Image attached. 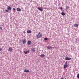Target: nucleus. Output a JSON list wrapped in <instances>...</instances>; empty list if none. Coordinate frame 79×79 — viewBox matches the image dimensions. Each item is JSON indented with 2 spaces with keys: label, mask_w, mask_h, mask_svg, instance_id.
<instances>
[{
  "label": "nucleus",
  "mask_w": 79,
  "mask_h": 79,
  "mask_svg": "<svg viewBox=\"0 0 79 79\" xmlns=\"http://www.w3.org/2000/svg\"><path fill=\"white\" fill-rule=\"evenodd\" d=\"M42 33L39 32V34L37 35V38H40V37H42Z\"/></svg>",
  "instance_id": "obj_1"
},
{
  "label": "nucleus",
  "mask_w": 79,
  "mask_h": 79,
  "mask_svg": "<svg viewBox=\"0 0 79 79\" xmlns=\"http://www.w3.org/2000/svg\"><path fill=\"white\" fill-rule=\"evenodd\" d=\"M25 50H26V51ZM23 53H25V54H27V53H29V50L27 51V49H26L25 50H24L23 51Z\"/></svg>",
  "instance_id": "obj_2"
},
{
  "label": "nucleus",
  "mask_w": 79,
  "mask_h": 79,
  "mask_svg": "<svg viewBox=\"0 0 79 79\" xmlns=\"http://www.w3.org/2000/svg\"><path fill=\"white\" fill-rule=\"evenodd\" d=\"M68 63H67V62H66L65 63V64L64 65V68H67L68 67Z\"/></svg>",
  "instance_id": "obj_3"
},
{
  "label": "nucleus",
  "mask_w": 79,
  "mask_h": 79,
  "mask_svg": "<svg viewBox=\"0 0 79 79\" xmlns=\"http://www.w3.org/2000/svg\"><path fill=\"white\" fill-rule=\"evenodd\" d=\"M26 39H24V40L23 41V44H25L26 43Z\"/></svg>",
  "instance_id": "obj_4"
},
{
  "label": "nucleus",
  "mask_w": 79,
  "mask_h": 79,
  "mask_svg": "<svg viewBox=\"0 0 79 79\" xmlns=\"http://www.w3.org/2000/svg\"><path fill=\"white\" fill-rule=\"evenodd\" d=\"M65 60H71V58L66 57Z\"/></svg>",
  "instance_id": "obj_5"
},
{
  "label": "nucleus",
  "mask_w": 79,
  "mask_h": 79,
  "mask_svg": "<svg viewBox=\"0 0 79 79\" xmlns=\"http://www.w3.org/2000/svg\"><path fill=\"white\" fill-rule=\"evenodd\" d=\"M13 50V48L11 47H10L8 49V51H10V52H12Z\"/></svg>",
  "instance_id": "obj_6"
},
{
  "label": "nucleus",
  "mask_w": 79,
  "mask_h": 79,
  "mask_svg": "<svg viewBox=\"0 0 79 79\" xmlns=\"http://www.w3.org/2000/svg\"><path fill=\"white\" fill-rule=\"evenodd\" d=\"M7 10H9V11H11V7L10 6H7Z\"/></svg>",
  "instance_id": "obj_7"
},
{
  "label": "nucleus",
  "mask_w": 79,
  "mask_h": 79,
  "mask_svg": "<svg viewBox=\"0 0 79 79\" xmlns=\"http://www.w3.org/2000/svg\"><path fill=\"white\" fill-rule=\"evenodd\" d=\"M24 72L25 73H29V70L25 69L24 70Z\"/></svg>",
  "instance_id": "obj_8"
},
{
  "label": "nucleus",
  "mask_w": 79,
  "mask_h": 79,
  "mask_svg": "<svg viewBox=\"0 0 79 79\" xmlns=\"http://www.w3.org/2000/svg\"><path fill=\"white\" fill-rule=\"evenodd\" d=\"M31 42L30 41H28L27 42L28 45H31Z\"/></svg>",
  "instance_id": "obj_9"
},
{
  "label": "nucleus",
  "mask_w": 79,
  "mask_h": 79,
  "mask_svg": "<svg viewBox=\"0 0 79 79\" xmlns=\"http://www.w3.org/2000/svg\"><path fill=\"white\" fill-rule=\"evenodd\" d=\"M38 10H40V11H43V9L40 8V7H38L37 8Z\"/></svg>",
  "instance_id": "obj_10"
},
{
  "label": "nucleus",
  "mask_w": 79,
  "mask_h": 79,
  "mask_svg": "<svg viewBox=\"0 0 79 79\" xmlns=\"http://www.w3.org/2000/svg\"><path fill=\"white\" fill-rule=\"evenodd\" d=\"M17 11H21V9L19 8H17Z\"/></svg>",
  "instance_id": "obj_11"
},
{
  "label": "nucleus",
  "mask_w": 79,
  "mask_h": 79,
  "mask_svg": "<svg viewBox=\"0 0 79 79\" xmlns=\"http://www.w3.org/2000/svg\"><path fill=\"white\" fill-rule=\"evenodd\" d=\"M31 50L33 52H35V49L34 48H31Z\"/></svg>",
  "instance_id": "obj_12"
},
{
  "label": "nucleus",
  "mask_w": 79,
  "mask_h": 79,
  "mask_svg": "<svg viewBox=\"0 0 79 79\" xmlns=\"http://www.w3.org/2000/svg\"><path fill=\"white\" fill-rule=\"evenodd\" d=\"M52 48V47L51 46H47V48L48 49H50V48Z\"/></svg>",
  "instance_id": "obj_13"
},
{
  "label": "nucleus",
  "mask_w": 79,
  "mask_h": 79,
  "mask_svg": "<svg viewBox=\"0 0 79 79\" xmlns=\"http://www.w3.org/2000/svg\"><path fill=\"white\" fill-rule=\"evenodd\" d=\"M79 26L78 25V24H74V27H78Z\"/></svg>",
  "instance_id": "obj_14"
},
{
  "label": "nucleus",
  "mask_w": 79,
  "mask_h": 79,
  "mask_svg": "<svg viewBox=\"0 0 79 79\" xmlns=\"http://www.w3.org/2000/svg\"><path fill=\"white\" fill-rule=\"evenodd\" d=\"M31 30H28L27 31V33H31Z\"/></svg>",
  "instance_id": "obj_15"
},
{
  "label": "nucleus",
  "mask_w": 79,
  "mask_h": 79,
  "mask_svg": "<svg viewBox=\"0 0 79 79\" xmlns=\"http://www.w3.org/2000/svg\"><path fill=\"white\" fill-rule=\"evenodd\" d=\"M40 56V57H41L42 58V57H44L45 56V55L43 54L42 55H41Z\"/></svg>",
  "instance_id": "obj_16"
},
{
  "label": "nucleus",
  "mask_w": 79,
  "mask_h": 79,
  "mask_svg": "<svg viewBox=\"0 0 79 79\" xmlns=\"http://www.w3.org/2000/svg\"><path fill=\"white\" fill-rule=\"evenodd\" d=\"M61 14L63 16H64V15H65V13H64V12H62Z\"/></svg>",
  "instance_id": "obj_17"
},
{
  "label": "nucleus",
  "mask_w": 79,
  "mask_h": 79,
  "mask_svg": "<svg viewBox=\"0 0 79 79\" xmlns=\"http://www.w3.org/2000/svg\"><path fill=\"white\" fill-rule=\"evenodd\" d=\"M44 40H48V39L47 38H45L44 39Z\"/></svg>",
  "instance_id": "obj_18"
},
{
  "label": "nucleus",
  "mask_w": 79,
  "mask_h": 79,
  "mask_svg": "<svg viewBox=\"0 0 79 79\" xmlns=\"http://www.w3.org/2000/svg\"><path fill=\"white\" fill-rule=\"evenodd\" d=\"M5 11H6V12H9V10H5Z\"/></svg>",
  "instance_id": "obj_19"
},
{
  "label": "nucleus",
  "mask_w": 79,
  "mask_h": 79,
  "mask_svg": "<svg viewBox=\"0 0 79 79\" xmlns=\"http://www.w3.org/2000/svg\"><path fill=\"white\" fill-rule=\"evenodd\" d=\"M60 10H63V8H62V7H60Z\"/></svg>",
  "instance_id": "obj_20"
},
{
  "label": "nucleus",
  "mask_w": 79,
  "mask_h": 79,
  "mask_svg": "<svg viewBox=\"0 0 79 79\" xmlns=\"http://www.w3.org/2000/svg\"><path fill=\"white\" fill-rule=\"evenodd\" d=\"M68 8H69V7L66 6V10H68Z\"/></svg>",
  "instance_id": "obj_21"
},
{
  "label": "nucleus",
  "mask_w": 79,
  "mask_h": 79,
  "mask_svg": "<svg viewBox=\"0 0 79 79\" xmlns=\"http://www.w3.org/2000/svg\"><path fill=\"white\" fill-rule=\"evenodd\" d=\"M2 48H0V51H2Z\"/></svg>",
  "instance_id": "obj_22"
},
{
  "label": "nucleus",
  "mask_w": 79,
  "mask_h": 79,
  "mask_svg": "<svg viewBox=\"0 0 79 79\" xmlns=\"http://www.w3.org/2000/svg\"><path fill=\"white\" fill-rule=\"evenodd\" d=\"M13 10H15V8H13Z\"/></svg>",
  "instance_id": "obj_23"
},
{
  "label": "nucleus",
  "mask_w": 79,
  "mask_h": 79,
  "mask_svg": "<svg viewBox=\"0 0 79 79\" xmlns=\"http://www.w3.org/2000/svg\"><path fill=\"white\" fill-rule=\"evenodd\" d=\"M0 29L2 30V27H0Z\"/></svg>",
  "instance_id": "obj_24"
},
{
  "label": "nucleus",
  "mask_w": 79,
  "mask_h": 79,
  "mask_svg": "<svg viewBox=\"0 0 79 79\" xmlns=\"http://www.w3.org/2000/svg\"><path fill=\"white\" fill-rule=\"evenodd\" d=\"M61 79H64V78H63V77H61Z\"/></svg>",
  "instance_id": "obj_25"
},
{
  "label": "nucleus",
  "mask_w": 79,
  "mask_h": 79,
  "mask_svg": "<svg viewBox=\"0 0 79 79\" xmlns=\"http://www.w3.org/2000/svg\"><path fill=\"white\" fill-rule=\"evenodd\" d=\"M23 33H24V34H25V31H24Z\"/></svg>",
  "instance_id": "obj_26"
},
{
  "label": "nucleus",
  "mask_w": 79,
  "mask_h": 79,
  "mask_svg": "<svg viewBox=\"0 0 79 79\" xmlns=\"http://www.w3.org/2000/svg\"><path fill=\"white\" fill-rule=\"evenodd\" d=\"M64 79H66V78H65Z\"/></svg>",
  "instance_id": "obj_27"
}]
</instances>
